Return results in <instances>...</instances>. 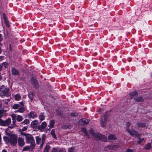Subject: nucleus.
I'll list each match as a JSON object with an SVG mask.
<instances>
[{
  "instance_id": "2eb2a0df",
  "label": "nucleus",
  "mask_w": 152,
  "mask_h": 152,
  "mask_svg": "<svg viewBox=\"0 0 152 152\" xmlns=\"http://www.w3.org/2000/svg\"><path fill=\"white\" fill-rule=\"evenodd\" d=\"M55 121L53 120H50L48 126L50 128H53L54 127L55 124Z\"/></svg>"
},
{
  "instance_id": "b1692460",
  "label": "nucleus",
  "mask_w": 152,
  "mask_h": 152,
  "mask_svg": "<svg viewBox=\"0 0 152 152\" xmlns=\"http://www.w3.org/2000/svg\"><path fill=\"white\" fill-rule=\"evenodd\" d=\"M50 134L52 135L53 138L56 139H57V137L55 134V130L54 129H53L51 130Z\"/></svg>"
},
{
  "instance_id": "a19ab883",
  "label": "nucleus",
  "mask_w": 152,
  "mask_h": 152,
  "mask_svg": "<svg viewBox=\"0 0 152 152\" xmlns=\"http://www.w3.org/2000/svg\"><path fill=\"white\" fill-rule=\"evenodd\" d=\"M137 94L136 92H134L132 94H131V97L132 98H133V96L134 95H135V96H137Z\"/></svg>"
},
{
  "instance_id": "393cba45",
  "label": "nucleus",
  "mask_w": 152,
  "mask_h": 152,
  "mask_svg": "<svg viewBox=\"0 0 152 152\" xmlns=\"http://www.w3.org/2000/svg\"><path fill=\"white\" fill-rule=\"evenodd\" d=\"M16 119L18 121L20 122L23 120V117L20 115H18L17 116Z\"/></svg>"
},
{
  "instance_id": "79ce46f5",
  "label": "nucleus",
  "mask_w": 152,
  "mask_h": 152,
  "mask_svg": "<svg viewBox=\"0 0 152 152\" xmlns=\"http://www.w3.org/2000/svg\"><path fill=\"white\" fill-rule=\"evenodd\" d=\"M11 116L12 118V119H15V118H16L17 116H16V115L15 114H13L11 115Z\"/></svg>"
},
{
  "instance_id": "2f4dec72",
  "label": "nucleus",
  "mask_w": 152,
  "mask_h": 152,
  "mask_svg": "<svg viewBox=\"0 0 152 152\" xmlns=\"http://www.w3.org/2000/svg\"><path fill=\"white\" fill-rule=\"evenodd\" d=\"M81 130L84 133V134H85V135L86 136H88V133H87L86 129V128H82Z\"/></svg>"
},
{
  "instance_id": "680f3d73",
  "label": "nucleus",
  "mask_w": 152,
  "mask_h": 152,
  "mask_svg": "<svg viewBox=\"0 0 152 152\" xmlns=\"http://www.w3.org/2000/svg\"><path fill=\"white\" fill-rule=\"evenodd\" d=\"M69 126H69L68 127V126H67V127H65V128H70Z\"/></svg>"
},
{
  "instance_id": "6ab92c4d",
  "label": "nucleus",
  "mask_w": 152,
  "mask_h": 152,
  "mask_svg": "<svg viewBox=\"0 0 152 152\" xmlns=\"http://www.w3.org/2000/svg\"><path fill=\"white\" fill-rule=\"evenodd\" d=\"M134 99L136 101L138 102H142L144 101L143 99L141 96H139L137 97L134 98Z\"/></svg>"
},
{
  "instance_id": "9d476101",
  "label": "nucleus",
  "mask_w": 152,
  "mask_h": 152,
  "mask_svg": "<svg viewBox=\"0 0 152 152\" xmlns=\"http://www.w3.org/2000/svg\"><path fill=\"white\" fill-rule=\"evenodd\" d=\"M31 83L36 88L38 87L39 86L37 81L34 78H32L31 80Z\"/></svg>"
},
{
  "instance_id": "20e7f679",
  "label": "nucleus",
  "mask_w": 152,
  "mask_h": 152,
  "mask_svg": "<svg viewBox=\"0 0 152 152\" xmlns=\"http://www.w3.org/2000/svg\"><path fill=\"white\" fill-rule=\"evenodd\" d=\"M97 137H95V139L96 140H101L102 141L106 142L107 140V138L104 135L100 134L97 133Z\"/></svg>"
},
{
  "instance_id": "603ef678",
  "label": "nucleus",
  "mask_w": 152,
  "mask_h": 152,
  "mask_svg": "<svg viewBox=\"0 0 152 152\" xmlns=\"http://www.w3.org/2000/svg\"><path fill=\"white\" fill-rule=\"evenodd\" d=\"M3 18H4V20H5V19H7L6 15H5V14L4 13L3 14Z\"/></svg>"
},
{
  "instance_id": "a18cd8bd",
  "label": "nucleus",
  "mask_w": 152,
  "mask_h": 152,
  "mask_svg": "<svg viewBox=\"0 0 152 152\" xmlns=\"http://www.w3.org/2000/svg\"><path fill=\"white\" fill-rule=\"evenodd\" d=\"M16 122L15 119H13V123H14V125L13 126H10V128H12L15 127V122Z\"/></svg>"
},
{
  "instance_id": "49530a36",
  "label": "nucleus",
  "mask_w": 152,
  "mask_h": 152,
  "mask_svg": "<svg viewBox=\"0 0 152 152\" xmlns=\"http://www.w3.org/2000/svg\"><path fill=\"white\" fill-rule=\"evenodd\" d=\"M3 38L2 34H0V44L1 42L3 40Z\"/></svg>"
},
{
  "instance_id": "0eeeda50",
  "label": "nucleus",
  "mask_w": 152,
  "mask_h": 152,
  "mask_svg": "<svg viewBox=\"0 0 152 152\" xmlns=\"http://www.w3.org/2000/svg\"><path fill=\"white\" fill-rule=\"evenodd\" d=\"M11 122V119L10 118H8L5 121H1L2 125L3 126H7L10 125Z\"/></svg>"
},
{
  "instance_id": "423d86ee",
  "label": "nucleus",
  "mask_w": 152,
  "mask_h": 152,
  "mask_svg": "<svg viewBox=\"0 0 152 152\" xmlns=\"http://www.w3.org/2000/svg\"><path fill=\"white\" fill-rule=\"evenodd\" d=\"M126 130L131 135H137V132L133 129H130L129 128H128L126 129Z\"/></svg>"
},
{
  "instance_id": "bb28decb",
  "label": "nucleus",
  "mask_w": 152,
  "mask_h": 152,
  "mask_svg": "<svg viewBox=\"0 0 152 152\" xmlns=\"http://www.w3.org/2000/svg\"><path fill=\"white\" fill-rule=\"evenodd\" d=\"M28 96L29 98L31 99V101L33 99L34 96L32 92H30L29 93L28 95Z\"/></svg>"
},
{
  "instance_id": "6e6d98bb",
  "label": "nucleus",
  "mask_w": 152,
  "mask_h": 152,
  "mask_svg": "<svg viewBox=\"0 0 152 152\" xmlns=\"http://www.w3.org/2000/svg\"><path fill=\"white\" fill-rule=\"evenodd\" d=\"M2 115V112L0 110V117H1Z\"/></svg>"
},
{
  "instance_id": "a211bd4d",
  "label": "nucleus",
  "mask_w": 152,
  "mask_h": 152,
  "mask_svg": "<svg viewBox=\"0 0 152 152\" xmlns=\"http://www.w3.org/2000/svg\"><path fill=\"white\" fill-rule=\"evenodd\" d=\"M45 115L43 113H41L39 116V118L41 121H43L45 119Z\"/></svg>"
},
{
  "instance_id": "9b49d317",
  "label": "nucleus",
  "mask_w": 152,
  "mask_h": 152,
  "mask_svg": "<svg viewBox=\"0 0 152 152\" xmlns=\"http://www.w3.org/2000/svg\"><path fill=\"white\" fill-rule=\"evenodd\" d=\"M107 147L109 150H116L119 148V146L118 145H108Z\"/></svg>"
},
{
  "instance_id": "4d7b16f0",
  "label": "nucleus",
  "mask_w": 152,
  "mask_h": 152,
  "mask_svg": "<svg viewBox=\"0 0 152 152\" xmlns=\"http://www.w3.org/2000/svg\"><path fill=\"white\" fill-rule=\"evenodd\" d=\"M7 152V151L5 149H3L1 152Z\"/></svg>"
},
{
  "instance_id": "c85d7f7f",
  "label": "nucleus",
  "mask_w": 152,
  "mask_h": 152,
  "mask_svg": "<svg viewBox=\"0 0 152 152\" xmlns=\"http://www.w3.org/2000/svg\"><path fill=\"white\" fill-rule=\"evenodd\" d=\"M59 148L58 147L53 148L52 152H59Z\"/></svg>"
},
{
  "instance_id": "4be33fe9",
  "label": "nucleus",
  "mask_w": 152,
  "mask_h": 152,
  "mask_svg": "<svg viewBox=\"0 0 152 152\" xmlns=\"http://www.w3.org/2000/svg\"><path fill=\"white\" fill-rule=\"evenodd\" d=\"M105 122H104L103 118H101L100 124L103 127H105L106 125V123Z\"/></svg>"
},
{
  "instance_id": "f704fd0d",
  "label": "nucleus",
  "mask_w": 152,
  "mask_h": 152,
  "mask_svg": "<svg viewBox=\"0 0 152 152\" xmlns=\"http://www.w3.org/2000/svg\"><path fill=\"white\" fill-rule=\"evenodd\" d=\"M151 147V145L150 143H148L146 145L145 148L146 150L149 149Z\"/></svg>"
},
{
  "instance_id": "5fc2aeb1",
  "label": "nucleus",
  "mask_w": 152,
  "mask_h": 152,
  "mask_svg": "<svg viewBox=\"0 0 152 152\" xmlns=\"http://www.w3.org/2000/svg\"><path fill=\"white\" fill-rule=\"evenodd\" d=\"M4 57L2 56H0V61H1L3 59Z\"/></svg>"
},
{
  "instance_id": "f03ea898",
  "label": "nucleus",
  "mask_w": 152,
  "mask_h": 152,
  "mask_svg": "<svg viewBox=\"0 0 152 152\" xmlns=\"http://www.w3.org/2000/svg\"><path fill=\"white\" fill-rule=\"evenodd\" d=\"M21 134L25 136L26 139L27 143H30L31 144L34 143V145H35L34 139L31 135L28 134H25L23 132H21Z\"/></svg>"
},
{
  "instance_id": "412c9836",
  "label": "nucleus",
  "mask_w": 152,
  "mask_h": 152,
  "mask_svg": "<svg viewBox=\"0 0 152 152\" xmlns=\"http://www.w3.org/2000/svg\"><path fill=\"white\" fill-rule=\"evenodd\" d=\"M47 126V123H46V122L44 121L42 122V123L41 124L40 126V127L41 129H44L46 128Z\"/></svg>"
},
{
  "instance_id": "bf43d9fd",
  "label": "nucleus",
  "mask_w": 152,
  "mask_h": 152,
  "mask_svg": "<svg viewBox=\"0 0 152 152\" xmlns=\"http://www.w3.org/2000/svg\"><path fill=\"white\" fill-rule=\"evenodd\" d=\"M2 79V76L0 74V80Z\"/></svg>"
},
{
  "instance_id": "e2e57ef3",
  "label": "nucleus",
  "mask_w": 152,
  "mask_h": 152,
  "mask_svg": "<svg viewBox=\"0 0 152 152\" xmlns=\"http://www.w3.org/2000/svg\"><path fill=\"white\" fill-rule=\"evenodd\" d=\"M1 105H2L1 104H0V107H1Z\"/></svg>"
},
{
  "instance_id": "ea45409f",
  "label": "nucleus",
  "mask_w": 152,
  "mask_h": 152,
  "mask_svg": "<svg viewBox=\"0 0 152 152\" xmlns=\"http://www.w3.org/2000/svg\"><path fill=\"white\" fill-rule=\"evenodd\" d=\"M74 150V148L73 147H71L69 148L68 150V152H73Z\"/></svg>"
},
{
  "instance_id": "6e6552de",
  "label": "nucleus",
  "mask_w": 152,
  "mask_h": 152,
  "mask_svg": "<svg viewBox=\"0 0 152 152\" xmlns=\"http://www.w3.org/2000/svg\"><path fill=\"white\" fill-rule=\"evenodd\" d=\"M18 143L19 146H23L25 144L24 139L21 137H19L18 139Z\"/></svg>"
},
{
  "instance_id": "aec40b11",
  "label": "nucleus",
  "mask_w": 152,
  "mask_h": 152,
  "mask_svg": "<svg viewBox=\"0 0 152 152\" xmlns=\"http://www.w3.org/2000/svg\"><path fill=\"white\" fill-rule=\"evenodd\" d=\"M14 97H15V99L17 101H19L20 100L21 98V97L20 95L18 94H16L14 95Z\"/></svg>"
},
{
  "instance_id": "052dcab7",
  "label": "nucleus",
  "mask_w": 152,
  "mask_h": 152,
  "mask_svg": "<svg viewBox=\"0 0 152 152\" xmlns=\"http://www.w3.org/2000/svg\"><path fill=\"white\" fill-rule=\"evenodd\" d=\"M20 104H21L22 105H23V102H21L20 103Z\"/></svg>"
},
{
  "instance_id": "cd10ccee",
  "label": "nucleus",
  "mask_w": 152,
  "mask_h": 152,
  "mask_svg": "<svg viewBox=\"0 0 152 152\" xmlns=\"http://www.w3.org/2000/svg\"><path fill=\"white\" fill-rule=\"evenodd\" d=\"M20 106L19 104H15L13 105L12 108L13 109L16 110L20 108Z\"/></svg>"
},
{
  "instance_id": "a878e982",
  "label": "nucleus",
  "mask_w": 152,
  "mask_h": 152,
  "mask_svg": "<svg viewBox=\"0 0 152 152\" xmlns=\"http://www.w3.org/2000/svg\"><path fill=\"white\" fill-rule=\"evenodd\" d=\"M50 146L49 145H47L44 150V152H48L50 149Z\"/></svg>"
},
{
  "instance_id": "58836bf2",
  "label": "nucleus",
  "mask_w": 152,
  "mask_h": 152,
  "mask_svg": "<svg viewBox=\"0 0 152 152\" xmlns=\"http://www.w3.org/2000/svg\"><path fill=\"white\" fill-rule=\"evenodd\" d=\"M10 99H8L6 100H5L4 101V102L5 104L6 105H7L8 104V102H10Z\"/></svg>"
},
{
  "instance_id": "e433bc0d",
  "label": "nucleus",
  "mask_w": 152,
  "mask_h": 152,
  "mask_svg": "<svg viewBox=\"0 0 152 152\" xmlns=\"http://www.w3.org/2000/svg\"><path fill=\"white\" fill-rule=\"evenodd\" d=\"M138 126L139 127H145L146 126V124L144 123H140L138 124Z\"/></svg>"
},
{
  "instance_id": "ddd939ff",
  "label": "nucleus",
  "mask_w": 152,
  "mask_h": 152,
  "mask_svg": "<svg viewBox=\"0 0 152 152\" xmlns=\"http://www.w3.org/2000/svg\"><path fill=\"white\" fill-rule=\"evenodd\" d=\"M108 138L109 140H115L117 139L116 136L115 134H110L108 137Z\"/></svg>"
},
{
  "instance_id": "5701e85b",
  "label": "nucleus",
  "mask_w": 152,
  "mask_h": 152,
  "mask_svg": "<svg viewBox=\"0 0 152 152\" xmlns=\"http://www.w3.org/2000/svg\"><path fill=\"white\" fill-rule=\"evenodd\" d=\"M90 133L92 134L94 137L95 138V137H97L96 134L97 133H96L92 129H90L89 130Z\"/></svg>"
},
{
  "instance_id": "7ed1b4c3",
  "label": "nucleus",
  "mask_w": 152,
  "mask_h": 152,
  "mask_svg": "<svg viewBox=\"0 0 152 152\" xmlns=\"http://www.w3.org/2000/svg\"><path fill=\"white\" fill-rule=\"evenodd\" d=\"M17 136L15 135H12L10 137V142L12 145H15L17 143Z\"/></svg>"
},
{
  "instance_id": "de8ad7c7",
  "label": "nucleus",
  "mask_w": 152,
  "mask_h": 152,
  "mask_svg": "<svg viewBox=\"0 0 152 152\" xmlns=\"http://www.w3.org/2000/svg\"><path fill=\"white\" fill-rule=\"evenodd\" d=\"M28 127V126H24L22 129V131H25L27 129Z\"/></svg>"
},
{
  "instance_id": "473e14b6",
  "label": "nucleus",
  "mask_w": 152,
  "mask_h": 152,
  "mask_svg": "<svg viewBox=\"0 0 152 152\" xmlns=\"http://www.w3.org/2000/svg\"><path fill=\"white\" fill-rule=\"evenodd\" d=\"M46 138V136L45 134H43L42 135V146L44 144V141H45V139Z\"/></svg>"
},
{
  "instance_id": "c03bdc74",
  "label": "nucleus",
  "mask_w": 152,
  "mask_h": 152,
  "mask_svg": "<svg viewBox=\"0 0 152 152\" xmlns=\"http://www.w3.org/2000/svg\"><path fill=\"white\" fill-rule=\"evenodd\" d=\"M144 138H142L139 139V141H138V143L140 144L144 140Z\"/></svg>"
},
{
  "instance_id": "864d4df0",
  "label": "nucleus",
  "mask_w": 152,
  "mask_h": 152,
  "mask_svg": "<svg viewBox=\"0 0 152 152\" xmlns=\"http://www.w3.org/2000/svg\"><path fill=\"white\" fill-rule=\"evenodd\" d=\"M3 64L4 65V67H6V66L8 65L7 63L6 62H4L3 63Z\"/></svg>"
},
{
  "instance_id": "0e129e2a",
  "label": "nucleus",
  "mask_w": 152,
  "mask_h": 152,
  "mask_svg": "<svg viewBox=\"0 0 152 152\" xmlns=\"http://www.w3.org/2000/svg\"><path fill=\"white\" fill-rule=\"evenodd\" d=\"M151 77H152V73L151 74Z\"/></svg>"
},
{
  "instance_id": "4c0bfd02",
  "label": "nucleus",
  "mask_w": 152,
  "mask_h": 152,
  "mask_svg": "<svg viewBox=\"0 0 152 152\" xmlns=\"http://www.w3.org/2000/svg\"><path fill=\"white\" fill-rule=\"evenodd\" d=\"M130 123L129 122H127L126 124V129L129 128V127L130 126Z\"/></svg>"
},
{
  "instance_id": "f3484780",
  "label": "nucleus",
  "mask_w": 152,
  "mask_h": 152,
  "mask_svg": "<svg viewBox=\"0 0 152 152\" xmlns=\"http://www.w3.org/2000/svg\"><path fill=\"white\" fill-rule=\"evenodd\" d=\"M12 74L14 75H18L19 74L18 71L14 68L12 69Z\"/></svg>"
},
{
  "instance_id": "c9c22d12",
  "label": "nucleus",
  "mask_w": 152,
  "mask_h": 152,
  "mask_svg": "<svg viewBox=\"0 0 152 152\" xmlns=\"http://www.w3.org/2000/svg\"><path fill=\"white\" fill-rule=\"evenodd\" d=\"M37 143L38 144H39L41 140V139L40 137H37L36 138Z\"/></svg>"
},
{
  "instance_id": "8fccbe9b",
  "label": "nucleus",
  "mask_w": 152,
  "mask_h": 152,
  "mask_svg": "<svg viewBox=\"0 0 152 152\" xmlns=\"http://www.w3.org/2000/svg\"><path fill=\"white\" fill-rule=\"evenodd\" d=\"M71 115H72V116H77V113H71Z\"/></svg>"
},
{
  "instance_id": "3c124183",
  "label": "nucleus",
  "mask_w": 152,
  "mask_h": 152,
  "mask_svg": "<svg viewBox=\"0 0 152 152\" xmlns=\"http://www.w3.org/2000/svg\"><path fill=\"white\" fill-rule=\"evenodd\" d=\"M59 152H66L65 149H59Z\"/></svg>"
},
{
  "instance_id": "39448f33",
  "label": "nucleus",
  "mask_w": 152,
  "mask_h": 152,
  "mask_svg": "<svg viewBox=\"0 0 152 152\" xmlns=\"http://www.w3.org/2000/svg\"><path fill=\"white\" fill-rule=\"evenodd\" d=\"M35 145H34V143H33L32 144L30 145V146H25L23 149L22 151H31L35 147Z\"/></svg>"
},
{
  "instance_id": "09e8293b",
  "label": "nucleus",
  "mask_w": 152,
  "mask_h": 152,
  "mask_svg": "<svg viewBox=\"0 0 152 152\" xmlns=\"http://www.w3.org/2000/svg\"><path fill=\"white\" fill-rule=\"evenodd\" d=\"M133 150L131 149H127L126 151V152H133Z\"/></svg>"
},
{
  "instance_id": "f8f14e48",
  "label": "nucleus",
  "mask_w": 152,
  "mask_h": 152,
  "mask_svg": "<svg viewBox=\"0 0 152 152\" xmlns=\"http://www.w3.org/2000/svg\"><path fill=\"white\" fill-rule=\"evenodd\" d=\"M109 115L110 113L108 112H107L105 113L104 116V119L105 121H110Z\"/></svg>"
},
{
  "instance_id": "37998d69",
  "label": "nucleus",
  "mask_w": 152,
  "mask_h": 152,
  "mask_svg": "<svg viewBox=\"0 0 152 152\" xmlns=\"http://www.w3.org/2000/svg\"><path fill=\"white\" fill-rule=\"evenodd\" d=\"M4 22L6 24L7 26L8 27L9 26V24L8 22V21L7 19H5L4 20Z\"/></svg>"
},
{
  "instance_id": "13d9d810",
  "label": "nucleus",
  "mask_w": 152,
  "mask_h": 152,
  "mask_svg": "<svg viewBox=\"0 0 152 152\" xmlns=\"http://www.w3.org/2000/svg\"><path fill=\"white\" fill-rule=\"evenodd\" d=\"M2 66L1 65H0V71H1L2 69Z\"/></svg>"
},
{
  "instance_id": "4468645a",
  "label": "nucleus",
  "mask_w": 152,
  "mask_h": 152,
  "mask_svg": "<svg viewBox=\"0 0 152 152\" xmlns=\"http://www.w3.org/2000/svg\"><path fill=\"white\" fill-rule=\"evenodd\" d=\"M28 116L30 118H34L36 117L37 114L35 112L31 111L30 112L29 114L28 115Z\"/></svg>"
},
{
  "instance_id": "f257e3e1",
  "label": "nucleus",
  "mask_w": 152,
  "mask_h": 152,
  "mask_svg": "<svg viewBox=\"0 0 152 152\" xmlns=\"http://www.w3.org/2000/svg\"><path fill=\"white\" fill-rule=\"evenodd\" d=\"M10 89L4 86H0V95L3 98L5 96L8 97L10 96Z\"/></svg>"
},
{
  "instance_id": "dca6fc26",
  "label": "nucleus",
  "mask_w": 152,
  "mask_h": 152,
  "mask_svg": "<svg viewBox=\"0 0 152 152\" xmlns=\"http://www.w3.org/2000/svg\"><path fill=\"white\" fill-rule=\"evenodd\" d=\"M38 123V121L37 120H35L34 121L32 122L31 124V127L33 128H34L36 126Z\"/></svg>"
},
{
  "instance_id": "1a4fd4ad",
  "label": "nucleus",
  "mask_w": 152,
  "mask_h": 152,
  "mask_svg": "<svg viewBox=\"0 0 152 152\" xmlns=\"http://www.w3.org/2000/svg\"><path fill=\"white\" fill-rule=\"evenodd\" d=\"M89 120L86 118L81 119L79 121V123L82 125H86L88 123Z\"/></svg>"
},
{
  "instance_id": "7c9ffc66",
  "label": "nucleus",
  "mask_w": 152,
  "mask_h": 152,
  "mask_svg": "<svg viewBox=\"0 0 152 152\" xmlns=\"http://www.w3.org/2000/svg\"><path fill=\"white\" fill-rule=\"evenodd\" d=\"M29 121L28 119H25L23 122H22L23 124H28L29 123Z\"/></svg>"
},
{
  "instance_id": "72a5a7b5",
  "label": "nucleus",
  "mask_w": 152,
  "mask_h": 152,
  "mask_svg": "<svg viewBox=\"0 0 152 152\" xmlns=\"http://www.w3.org/2000/svg\"><path fill=\"white\" fill-rule=\"evenodd\" d=\"M4 140L6 142H10V137H4Z\"/></svg>"
},
{
  "instance_id": "c756f323",
  "label": "nucleus",
  "mask_w": 152,
  "mask_h": 152,
  "mask_svg": "<svg viewBox=\"0 0 152 152\" xmlns=\"http://www.w3.org/2000/svg\"><path fill=\"white\" fill-rule=\"evenodd\" d=\"M19 109L17 110V112L20 113H23L24 111L25 110L23 107H20L19 108Z\"/></svg>"
}]
</instances>
